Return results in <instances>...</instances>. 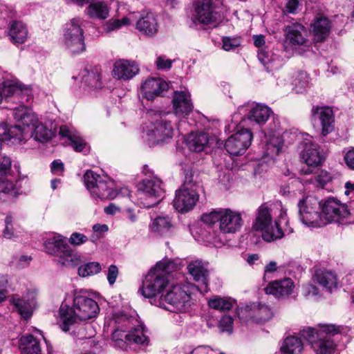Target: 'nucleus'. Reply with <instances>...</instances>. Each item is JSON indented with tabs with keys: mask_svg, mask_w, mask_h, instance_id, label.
I'll use <instances>...</instances> for the list:
<instances>
[{
	"mask_svg": "<svg viewBox=\"0 0 354 354\" xmlns=\"http://www.w3.org/2000/svg\"><path fill=\"white\" fill-rule=\"evenodd\" d=\"M12 114L19 124L8 129V139L21 143L31 136L34 140L44 143L52 138L53 131L38 122L37 116L29 107L19 106L13 110Z\"/></svg>",
	"mask_w": 354,
	"mask_h": 354,
	"instance_id": "nucleus-1",
	"label": "nucleus"
},
{
	"mask_svg": "<svg viewBox=\"0 0 354 354\" xmlns=\"http://www.w3.org/2000/svg\"><path fill=\"white\" fill-rule=\"evenodd\" d=\"M99 311L100 308L95 300L86 295L77 294L73 299V307L61 306L59 326L62 330L66 332L78 320L86 321L94 318Z\"/></svg>",
	"mask_w": 354,
	"mask_h": 354,
	"instance_id": "nucleus-2",
	"label": "nucleus"
},
{
	"mask_svg": "<svg viewBox=\"0 0 354 354\" xmlns=\"http://www.w3.org/2000/svg\"><path fill=\"white\" fill-rule=\"evenodd\" d=\"M178 269V264L169 259H163L151 269L142 281L141 294L153 298L160 294L168 283L167 275Z\"/></svg>",
	"mask_w": 354,
	"mask_h": 354,
	"instance_id": "nucleus-3",
	"label": "nucleus"
},
{
	"mask_svg": "<svg viewBox=\"0 0 354 354\" xmlns=\"http://www.w3.org/2000/svg\"><path fill=\"white\" fill-rule=\"evenodd\" d=\"M150 124L143 129L142 138L149 147L166 142L174 136V127L167 117V113L150 110L147 113Z\"/></svg>",
	"mask_w": 354,
	"mask_h": 354,
	"instance_id": "nucleus-4",
	"label": "nucleus"
},
{
	"mask_svg": "<svg viewBox=\"0 0 354 354\" xmlns=\"http://www.w3.org/2000/svg\"><path fill=\"white\" fill-rule=\"evenodd\" d=\"M272 206L269 207L266 204L261 205L259 207L255 222L252 226L254 230L262 232V237L267 242L281 239L287 232V230L280 227L279 220L274 221V225L272 224Z\"/></svg>",
	"mask_w": 354,
	"mask_h": 354,
	"instance_id": "nucleus-5",
	"label": "nucleus"
},
{
	"mask_svg": "<svg viewBox=\"0 0 354 354\" xmlns=\"http://www.w3.org/2000/svg\"><path fill=\"white\" fill-rule=\"evenodd\" d=\"M83 22L82 18L75 17L68 21L64 28L62 42L73 55L79 54L86 50Z\"/></svg>",
	"mask_w": 354,
	"mask_h": 354,
	"instance_id": "nucleus-6",
	"label": "nucleus"
},
{
	"mask_svg": "<svg viewBox=\"0 0 354 354\" xmlns=\"http://www.w3.org/2000/svg\"><path fill=\"white\" fill-rule=\"evenodd\" d=\"M192 174H186L185 180L176 192L173 203L174 208L179 212L185 213L192 209L198 201V185L193 182Z\"/></svg>",
	"mask_w": 354,
	"mask_h": 354,
	"instance_id": "nucleus-7",
	"label": "nucleus"
},
{
	"mask_svg": "<svg viewBox=\"0 0 354 354\" xmlns=\"http://www.w3.org/2000/svg\"><path fill=\"white\" fill-rule=\"evenodd\" d=\"M156 305L171 312H183L191 305L190 295L180 286L175 285L166 295H161Z\"/></svg>",
	"mask_w": 354,
	"mask_h": 354,
	"instance_id": "nucleus-8",
	"label": "nucleus"
},
{
	"mask_svg": "<svg viewBox=\"0 0 354 354\" xmlns=\"http://www.w3.org/2000/svg\"><path fill=\"white\" fill-rule=\"evenodd\" d=\"M138 184V191L140 203L146 208L157 205L163 195L162 181L156 176H149Z\"/></svg>",
	"mask_w": 354,
	"mask_h": 354,
	"instance_id": "nucleus-9",
	"label": "nucleus"
},
{
	"mask_svg": "<svg viewBox=\"0 0 354 354\" xmlns=\"http://www.w3.org/2000/svg\"><path fill=\"white\" fill-rule=\"evenodd\" d=\"M301 221L307 226H323V217L320 214L321 204L319 200L312 196H306L298 203Z\"/></svg>",
	"mask_w": 354,
	"mask_h": 354,
	"instance_id": "nucleus-10",
	"label": "nucleus"
},
{
	"mask_svg": "<svg viewBox=\"0 0 354 354\" xmlns=\"http://www.w3.org/2000/svg\"><path fill=\"white\" fill-rule=\"evenodd\" d=\"M313 281L315 285L308 284L304 288L306 296L319 295V288L315 285L319 286L322 290L328 292H332L337 287V274L331 270H317L313 275Z\"/></svg>",
	"mask_w": 354,
	"mask_h": 354,
	"instance_id": "nucleus-11",
	"label": "nucleus"
},
{
	"mask_svg": "<svg viewBox=\"0 0 354 354\" xmlns=\"http://www.w3.org/2000/svg\"><path fill=\"white\" fill-rule=\"evenodd\" d=\"M351 215L346 204L333 198H328L322 207L323 226L331 222H341L344 218H348L351 223L354 222Z\"/></svg>",
	"mask_w": 354,
	"mask_h": 354,
	"instance_id": "nucleus-12",
	"label": "nucleus"
},
{
	"mask_svg": "<svg viewBox=\"0 0 354 354\" xmlns=\"http://www.w3.org/2000/svg\"><path fill=\"white\" fill-rule=\"evenodd\" d=\"M338 333L334 325H324L317 334V339L311 342V348L315 354H334L337 345L333 336Z\"/></svg>",
	"mask_w": 354,
	"mask_h": 354,
	"instance_id": "nucleus-13",
	"label": "nucleus"
},
{
	"mask_svg": "<svg viewBox=\"0 0 354 354\" xmlns=\"http://www.w3.org/2000/svg\"><path fill=\"white\" fill-rule=\"evenodd\" d=\"M252 138L249 129H241L227 138L225 148L231 156H241L251 145Z\"/></svg>",
	"mask_w": 354,
	"mask_h": 354,
	"instance_id": "nucleus-14",
	"label": "nucleus"
},
{
	"mask_svg": "<svg viewBox=\"0 0 354 354\" xmlns=\"http://www.w3.org/2000/svg\"><path fill=\"white\" fill-rule=\"evenodd\" d=\"M216 8L213 0H198L195 6V17L201 24L215 26L222 19Z\"/></svg>",
	"mask_w": 354,
	"mask_h": 354,
	"instance_id": "nucleus-15",
	"label": "nucleus"
},
{
	"mask_svg": "<svg viewBox=\"0 0 354 354\" xmlns=\"http://www.w3.org/2000/svg\"><path fill=\"white\" fill-rule=\"evenodd\" d=\"M112 338L120 347H123L125 343L143 345L148 342L145 328L140 324L133 326L128 333L122 328L115 329L112 333Z\"/></svg>",
	"mask_w": 354,
	"mask_h": 354,
	"instance_id": "nucleus-16",
	"label": "nucleus"
},
{
	"mask_svg": "<svg viewBox=\"0 0 354 354\" xmlns=\"http://www.w3.org/2000/svg\"><path fill=\"white\" fill-rule=\"evenodd\" d=\"M286 42L294 48L302 47L304 50H309L310 41L308 39L307 28L302 24L295 23L286 26L284 29Z\"/></svg>",
	"mask_w": 354,
	"mask_h": 354,
	"instance_id": "nucleus-17",
	"label": "nucleus"
},
{
	"mask_svg": "<svg viewBox=\"0 0 354 354\" xmlns=\"http://www.w3.org/2000/svg\"><path fill=\"white\" fill-rule=\"evenodd\" d=\"M302 145L301 158L307 165L318 166L322 164L325 158L324 153L309 135L304 138Z\"/></svg>",
	"mask_w": 354,
	"mask_h": 354,
	"instance_id": "nucleus-18",
	"label": "nucleus"
},
{
	"mask_svg": "<svg viewBox=\"0 0 354 354\" xmlns=\"http://www.w3.org/2000/svg\"><path fill=\"white\" fill-rule=\"evenodd\" d=\"M311 120L314 122L320 123L322 134L324 136L334 130V115L333 110L328 106H313Z\"/></svg>",
	"mask_w": 354,
	"mask_h": 354,
	"instance_id": "nucleus-19",
	"label": "nucleus"
},
{
	"mask_svg": "<svg viewBox=\"0 0 354 354\" xmlns=\"http://www.w3.org/2000/svg\"><path fill=\"white\" fill-rule=\"evenodd\" d=\"M221 218L219 224L221 232L234 234L242 227L243 221L241 214L230 209H221Z\"/></svg>",
	"mask_w": 354,
	"mask_h": 354,
	"instance_id": "nucleus-20",
	"label": "nucleus"
},
{
	"mask_svg": "<svg viewBox=\"0 0 354 354\" xmlns=\"http://www.w3.org/2000/svg\"><path fill=\"white\" fill-rule=\"evenodd\" d=\"M79 6L88 4L85 14L93 19H106L109 16L110 8L104 1L98 0H71Z\"/></svg>",
	"mask_w": 354,
	"mask_h": 354,
	"instance_id": "nucleus-21",
	"label": "nucleus"
},
{
	"mask_svg": "<svg viewBox=\"0 0 354 354\" xmlns=\"http://www.w3.org/2000/svg\"><path fill=\"white\" fill-rule=\"evenodd\" d=\"M168 89L167 83L161 78L150 77L145 80L140 86V92L147 100H153L162 95Z\"/></svg>",
	"mask_w": 354,
	"mask_h": 354,
	"instance_id": "nucleus-22",
	"label": "nucleus"
},
{
	"mask_svg": "<svg viewBox=\"0 0 354 354\" xmlns=\"http://www.w3.org/2000/svg\"><path fill=\"white\" fill-rule=\"evenodd\" d=\"M11 302L21 317L28 319L32 316L36 308V292L28 291L21 297L14 296Z\"/></svg>",
	"mask_w": 354,
	"mask_h": 354,
	"instance_id": "nucleus-23",
	"label": "nucleus"
},
{
	"mask_svg": "<svg viewBox=\"0 0 354 354\" xmlns=\"http://www.w3.org/2000/svg\"><path fill=\"white\" fill-rule=\"evenodd\" d=\"M172 103L174 113L178 117H186L194 109L190 93L187 90L175 91Z\"/></svg>",
	"mask_w": 354,
	"mask_h": 354,
	"instance_id": "nucleus-24",
	"label": "nucleus"
},
{
	"mask_svg": "<svg viewBox=\"0 0 354 354\" xmlns=\"http://www.w3.org/2000/svg\"><path fill=\"white\" fill-rule=\"evenodd\" d=\"M138 65L133 61L120 59L114 64L113 76L118 80H129L139 73Z\"/></svg>",
	"mask_w": 354,
	"mask_h": 354,
	"instance_id": "nucleus-25",
	"label": "nucleus"
},
{
	"mask_svg": "<svg viewBox=\"0 0 354 354\" xmlns=\"http://www.w3.org/2000/svg\"><path fill=\"white\" fill-rule=\"evenodd\" d=\"M294 288L292 280L290 278H284L269 283L264 290L268 295H272L276 298H283L291 295Z\"/></svg>",
	"mask_w": 354,
	"mask_h": 354,
	"instance_id": "nucleus-26",
	"label": "nucleus"
},
{
	"mask_svg": "<svg viewBox=\"0 0 354 354\" xmlns=\"http://www.w3.org/2000/svg\"><path fill=\"white\" fill-rule=\"evenodd\" d=\"M310 28L313 40L318 43L324 41L329 36L332 25L326 17L319 16L311 23Z\"/></svg>",
	"mask_w": 354,
	"mask_h": 354,
	"instance_id": "nucleus-27",
	"label": "nucleus"
},
{
	"mask_svg": "<svg viewBox=\"0 0 354 354\" xmlns=\"http://www.w3.org/2000/svg\"><path fill=\"white\" fill-rule=\"evenodd\" d=\"M59 134L62 138H66L68 145L77 152L83 151L87 147L86 142L80 133L73 127L62 126L59 128Z\"/></svg>",
	"mask_w": 354,
	"mask_h": 354,
	"instance_id": "nucleus-28",
	"label": "nucleus"
},
{
	"mask_svg": "<svg viewBox=\"0 0 354 354\" xmlns=\"http://www.w3.org/2000/svg\"><path fill=\"white\" fill-rule=\"evenodd\" d=\"M8 35L13 44H23L28 38L27 26L21 21H11L8 24Z\"/></svg>",
	"mask_w": 354,
	"mask_h": 354,
	"instance_id": "nucleus-29",
	"label": "nucleus"
},
{
	"mask_svg": "<svg viewBox=\"0 0 354 354\" xmlns=\"http://www.w3.org/2000/svg\"><path fill=\"white\" fill-rule=\"evenodd\" d=\"M91 194L102 200H112L117 196L118 192L114 189L113 181L103 177L94 189H91Z\"/></svg>",
	"mask_w": 354,
	"mask_h": 354,
	"instance_id": "nucleus-30",
	"label": "nucleus"
},
{
	"mask_svg": "<svg viewBox=\"0 0 354 354\" xmlns=\"http://www.w3.org/2000/svg\"><path fill=\"white\" fill-rule=\"evenodd\" d=\"M265 149L264 156L271 158L277 156L281 149L282 142L279 133L272 130L270 132L265 133Z\"/></svg>",
	"mask_w": 354,
	"mask_h": 354,
	"instance_id": "nucleus-31",
	"label": "nucleus"
},
{
	"mask_svg": "<svg viewBox=\"0 0 354 354\" xmlns=\"http://www.w3.org/2000/svg\"><path fill=\"white\" fill-rule=\"evenodd\" d=\"M2 91L3 97H10L19 95L29 96L31 94L30 88L25 86L21 83L15 80L5 81L2 84Z\"/></svg>",
	"mask_w": 354,
	"mask_h": 354,
	"instance_id": "nucleus-32",
	"label": "nucleus"
},
{
	"mask_svg": "<svg viewBox=\"0 0 354 354\" xmlns=\"http://www.w3.org/2000/svg\"><path fill=\"white\" fill-rule=\"evenodd\" d=\"M272 114V111L270 108L263 104H257L250 110L247 118L251 122L262 126L265 124Z\"/></svg>",
	"mask_w": 354,
	"mask_h": 354,
	"instance_id": "nucleus-33",
	"label": "nucleus"
},
{
	"mask_svg": "<svg viewBox=\"0 0 354 354\" xmlns=\"http://www.w3.org/2000/svg\"><path fill=\"white\" fill-rule=\"evenodd\" d=\"M136 28L147 36L154 35L158 30V24L155 15L152 12H147L138 21Z\"/></svg>",
	"mask_w": 354,
	"mask_h": 354,
	"instance_id": "nucleus-34",
	"label": "nucleus"
},
{
	"mask_svg": "<svg viewBox=\"0 0 354 354\" xmlns=\"http://www.w3.org/2000/svg\"><path fill=\"white\" fill-rule=\"evenodd\" d=\"M187 268L194 280L200 282L201 285L204 286V288L206 289L207 286V270L205 263L200 260L193 261L189 263Z\"/></svg>",
	"mask_w": 354,
	"mask_h": 354,
	"instance_id": "nucleus-35",
	"label": "nucleus"
},
{
	"mask_svg": "<svg viewBox=\"0 0 354 354\" xmlns=\"http://www.w3.org/2000/svg\"><path fill=\"white\" fill-rule=\"evenodd\" d=\"M209 142L208 135L205 132H192L186 138L189 150L195 152L203 151Z\"/></svg>",
	"mask_w": 354,
	"mask_h": 354,
	"instance_id": "nucleus-36",
	"label": "nucleus"
},
{
	"mask_svg": "<svg viewBox=\"0 0 354 354\" xmlns=\"http://www.w3.org/2000/svg\"><path fill=\"white\" fill-rule=\"evenodd\" d=\"M44 245L48 254L57 256L68 245L61 235L51 234L44 241Z\"/></svg>",
	"mask_w": 354,
	"mask_h": 354,
	"instance_id": "nucleus-37",
	"label": "nucleus"
},
{
	"mask_svg": "<svg viewBox=\"0 0 354 354\" xmlns=\"http://www.w3.org/2000/svg\"><path fill=\"white\" fill-rule=\"evenodd\" d=\"M198 239L207 245L219 247L223 244V239L220 234L212 230L210 226L201 227L198 232Z\"/></svg>",
	"mask_w": 354,
	"mask_h": 354,
	"instance_id": "nucleus-38",
	"label": "nucleus"
},
{
	"mask_svg": "<svg viewBox=\"0 0 354 354\" xmlns=\"http://www.w3.org/2000/svg\"><path fill=\"white\" fill-rule=\"evenodd\" d=\"M19 348L23 354H42L39 342L32 335L20 338Z\"/></svg>",
	"mask_w": 354,
	"mask_h": 354,
	"instance_id": "nucleus-39",
	"label": "nucleus"
},
{
	"mask_svg": "<svg viewBox=\"0 0 354 354\" xmlns=\"http://www.w3.org/2000/svg\"><path fill=\"white\" fill-rule=\"evenodd\" d=\"M57 257L58 263L63 266L74 268L80 263V257L67 245Z\"/></svg>",
	"mask_w": 354,
	"mask_h": 354,
	"instance_id": "nucleus-40",
	"label": "nucleus"
},
{
	"mask_svg": "<svg viewBox=\"0 0 354 354\" xmlns=\"http://www.w3.org/2000/svg\"><path fill=\"white\" fill-rule=\"evenodd\" d=\"M280 349L281 354H301L303 343L297 337H288L284 339Z\"/></svg>",
	"mask_w": 354,
	"mask_h": 354,
	"instance_id": "nucleus-41",
	"label": "nucleus"
},
{
	"mask_svg": "<svg viewBox=\"0 0 354 354\" xmlns=\"http://www.w3.org/2000/svg\"><path fill=\"white\" fill-rule=\"evenodd\" d=\"M81 79L83 84L93 90L101 89L103 86L101 77L98 72L93 71L84 70L81 73Z\"/></svg>",
	"mask_w": 354,
	"mask_h": 354,
	"instance_id": "nucleus-42",
	"label": "nucleus"
},
{
	"mask_svg": "<svg viewBox=\"0 0 354 354\" xmlns=\"http://www.w3.org/2000/svg\"><path fill=\"white\" fill-rule=\"evenodd\" d=\"M171 227V221L167 216H158L150 225L151 231L160 235L166 234Z\"/></svg>",
	"mask_w": 354,
	"mask_h": 354,
	"instance_id": "nucleus-43",
	"label": "nucleus"
},
{
	"mask_svg": "<svg viewBox=\"0 0 354 354\" xmlns=\"http://www.w3.org/2000/svg\"><path fill=\"white\" fill-rule=\"evenodd\" d=\"M208 305L210 308L220 311L229 310L233 306V300L230 298L214 296L209 299Z\"/></svg>",
	"mask_w": 354,
	"mask_h": 354,
	"instance_id": "nucleus-44",
	"label": "nucleus"
},
{
	"mask_svg": "<svg viewBox=\"0 0 354 354\" xmlns=\"http://www.w3.org/2000/svg\"><path fill=\"white\" fill-rule=\"evenodd\" d=\"M101 270V266L98 262H89L78 268V274L82 277L97 274Z\"/></svg>",
	"mask_w": 354,
	"mask_h": 354,
	"instance_id": "nucleus-45",
	"label": "nucleus"
},
{
	"mask_svg": "<svg viewBox=\"0 0 354 354\" xmlns=\"http://www.w3.org/2000/svg\"><path fill=\"white\" fill-rule=\"evenodd\" d=\"M295 89L297 93H302L309 85V76L304 71L299 72L294 80Z\"/></svg>",
	"mask_w": 354,
	"mask_h": 354,
	"instance_id": "nucleus-46",
	"label": "nucleus"
},
{
	"mask_svg": "<svg viewBox=\"0 0 354 354\" xmlns=\"http://www.w3.org/2000/svg\"><path fill=\"white\" fill-rule=\"evenodd\" d=\"M102 178L103 177L91 170H88L85 173L84 176V184L91 193V189H94V187L98 184L99 181L101 180Z\"/></svg>",
	"mask_w": 354,
	"mask_h": 354,
	"instance_id": "nucleus-47",
	"label": "nucleus"
},
{
	"mask_svg": "<svg viewBox=\"0 0 354 354\" xmlns=\"http://www.w3.org/2000/svg\"><path fill=\"white\" fill-rule=\"evenodd\" d=\"M3 237L6 239H12L17 234L16 228L14 226L13 218L10 215H8L5 219V227L2 232Z\"/></svg>",
	"mask_w": 354,
	"mask_h": 354,
	"instance_id": "nucleus-48",
	"label": "nucleus"
},
{
	"mask_svg": "<svg viewBox=\"0 0 354 354\" xmlns=\"http://www.w3.org/2000/svg\"><path fill=\"white\" fill-rule=\"evenodd\" d=\"M221 209H214L212 212L203 214L201 216V221L208 226L214 224L217 221H221Z\"/></svg>",
	"mask_w": 354,
	"mask_h": 354,
	"instance_id": "nucleus-49",
	"label": "nucleus"
},
{
	"mask_svg": "<svg viewBox=\"0 0 354 354\" xmlns=\"http://www.w3.org/2000/svg\"><path fill=\"white\" fill-rule=\"evenodd\" d=\"M331 179L330 174L326 171H321L320 173L311 178L308 181L310 183L314 184L317 187H324Z\"/></svg>",
	"mask_w": 354,
	"mask_h": 354,
	"instance_id": "nucleus-50",
	"label": "nucleus"
},
{
	"mask_svg": "<svg viewBox=\"0 0 354 354\" xmlns=\"http://www.w3.org/2000/svg\"><path fill=\"white\" fill-rule=\"evenodd\" d=\"M324 325L319 326L317 329L310 327L304 328L300 331V335L311 344L312 341L317 339V334L320 332L321 328Z\"/></svg>",
	"mask_w": 354,
	"mask_h": 354,
	"instance_id": "nucleus-51",
	"label": "nucleus"
},
{
	"mask_svg": "<svg viewBox=\"0 0 354 354\" xmlns=\"http://www.w3.org/2000/svg\"><path fill=\"white\" fill-rule=\"evenodd\" d=\"M130 21L127 17H123L122 19H111L106 25V30L111 32L121 28L123 26L128 25Z\"/></svg>",
	"mask_w": 354,
	"mask_h": 354,
	"instance_id": "nucleus-52",
	"label": "nucleus"
},
{
	"mask_svg": "<svg viewBox=\"0 0 354 354\" xmlns=\"http://www.w3.org/2000/svg\"><path fill=\"white\" fill-rule=\"evenodd\" d=\"M223 41V48L226 50H234L236 48L240 46L241 41L239 38L225 37L222 39Z\"/></svg>",
	"mask_w": 354,
	"mask_h": 354,
	"instance_id": "nucleus-53",
	"label": "nucleus"
},
{
	"mask_svg": "<svg viewBox=\"0 0 354 354\" xmlns=\"http://www.w3.org/2000/svg\"><path fill=\"white\" fill-rule=\"evenodd\" d=\"M270 309L266 305H259L255 316L260 322H265L271 317Z\"/></svg>",
	"mask_w": 354,
	"mask_h": 354,
	"instance_id": "nucleus-54",
	"label": "nucleus"
},
{
	"mask_svg": "<svg viewBox=\"0 0 354 354\" xmlns=\"http://www.w3.org/2000/svg\"><path fill=\"white\" fill-rule=\"evenodd\" d=\"M258 58L259 61L266 66L268 70H273L276 68L273 64V59L270 57L269 55L264 50H260L258 53Z\"/></svg>",
	"mask_w": 354,
	"mask_h": 354,
	"instance_id": "nucleus-55",
	"label": "nucleus"
},
{
	"mask_svg": "<svg viewBox=\"0 0 354 354\" xmlns=\"http://www.w3.org/2000/svg\"><path fill=\"white\" fill-rule=\"evenodd\" d=\"M11 168V160L7 156L0 157V176H6Z\"/></svg>",
	"mask_w": 354,
	"mask_h": 354,
	"instance_id": "nucleus-56",
	"label": "nucleus"
},
{
	"mask_svg": "<svg viewBox=\"0 0 354 354\" xmlns=\"http://www.w3.org/2000/svg\"><path fill=\"white\" fill-rule=\"evenodd\" d=\"M88 241V238L83 234L73 232L69 239V243L73 245H80Z\"/></svg>",
	"mask_w": 354,
	"mask_h": 354,
	"instance_id": "nucleus-57",
	"label": "nucleus"
},
{
	"mask_svg": "<svg viewBox=\"0 0 354 354\" xmlns=\"http://www.w3.org/2000/svg\"><path fill=\"white\" fill-rule=\"evenodd\" d=\"M172 61L167 59L165 56L160 55L157 57L156 61V68L158 70H167L171 67Z\"/></svg>",
	"mask_w": 354,
	"mask_h": 354,
	"instance_id": "nucleus-58",
	"label": "nucleus"
},
{
	"mask_svg": "<svg viewBox=\"0 0 354 354\" xmlns=\"http://www.w3.org/2000/svg\"><path fill=\"white\" fill-rule=\"evenodd\" d=\"M233 319L230 315H224L221 319L220 327L222 331L232 332Z\"/></svg>",
	"mask_w": 354,
	"mask_h": 354,
	"instance_id": "nucleus-59",
	"label": "nucleus"
},
{
	"mask_svg": "<svg viewBox=\"0 0 354 354\" xmlns=\"http://www.w3.org/2000/svg\"><path fill=\"white\" fill-rule=\"evenodd\" d=\"M344 160L346 166L354 170V148H351L346 152Z\"/></svg>",
	"mask_w": 354,
	"mask_h": 354,
	"instance_id": "nucleus-60",
	"label": "nucleus"
},
{
	"mask_svg": "<svg viewBox=\"0 0 354 354\" xmlns=\"http://www.w3.org/2000/svg\"><path fill=\"white\" fill-rule=\"evenodd\" d=\"M118 269L116 266L111 265L109 266L107 273V279L109 284L113 285L118 277Z\"/></svg>",
	"mask_w": 354,
	"mask_h": 354,
	"instance_id": "nucleus-61",
	"label": "nucleus"
},
{
	"mask_svg": "<svg viewBox=\"0 0 354 354\" xmlns=\"http://www.w3.org/2000/svg\"><path fill=\"white\" fill-rule=\"evenodd\" d=\"M299 6V0H288L285 6V10L288 13L294 14L296 12Z\"/></svg>",
	"mask_w": 354,
	"mask_h": 354,
	"instance_id": "nucleus-62",
	"label": "nucleus"
},
{
	"mask_svg": "<svg viewBox=\"0 0 354 354\" xmlns=\"http://www.w3.org/2000/svg\"><path fill=\"white\" fill-rule=\"evenodd\" d=\"M51 171L53 174L61 175L64 171V166L62 162L59 160H54L51 163Z\"/></svg>",
	"mask_w": 354,
	"mask_h": 354,
	"instance_id": "nucleus-63",
	"label": "nucleus"
},
{
	"mask_svg": "<svg viewBox=\"0 0 354 354\" xmlns=\"http://www.w3.org/2000/svg\"><path fill=\"white\" fill-rule=\"evenodd\" d=\"M212 350L207 346H200L194 348L191 354H211Z\"/></svg>",
	"mask_w": 354,
	"mask_h": 354,
	"instance_id": "nucleus-64",
	"label": "nucleus"
}]
</instances>
